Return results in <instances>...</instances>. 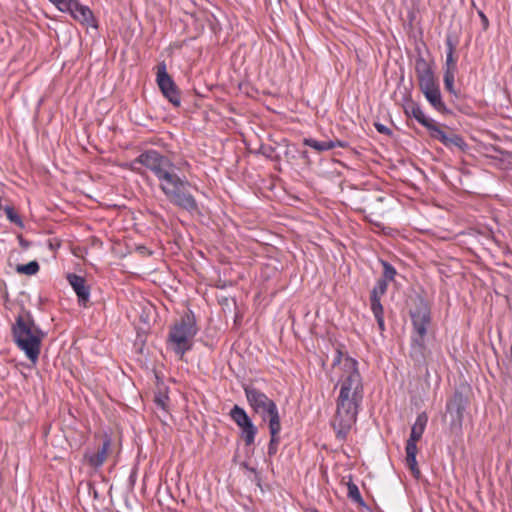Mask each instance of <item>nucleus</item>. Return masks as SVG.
<instances>
[{
  "instance_id": "4",
  "label": "nucleus",
  "mask_w": 512,
  "mask_h": 512,
  "mask_svg": "<svg viewBox=\"0 0 512 512\" xmlns=\"http://www.w3.org/2000/svg\"><path fill=\"white\" fill-rule=\"evenodd\" d=\"M415 73L419 88L430 105L439 113H450L442 99L439 83L435 77L432 64L422 55H419L415 60Z\"/></svg>"
},
{
  "instance_id": "1",
  "label": "nucleus",
  "mask_w": 512,
  "mask_h": 512,
  "mask_svg": "<svg viewBox=\"0 0 512 512\" xmlns=\"http://www.w3.org/2000/svg\"><path fill=\"white\" fill-rule=\"evenodd\" d=\"M337 386H339L340 391L336 400V412L332 426L337 438L344 440L356 423L359 406L364 394L358 362L353 357L346 356L344 358V366Z\"/></svg>"
},
{
  "instance_id": "23",
  "label": "nucleus",
  "mask_w": 512,
  "mask_h": 512,
  "mask_svg": "<svg viewBox=\"0 0 512 512\" xmlns=\"http://www.w3.org/2000/svg\"><path fill=\"white\" fill-rule=\"evenodd\" d=\"M303 144L311 147L318 152H324L333 149L332 140L329 141H318L313 138H304Z\"/></svg>"
},
{
  "instance_id": "13",
  "label": "nucleus",
  "mask_w": 512,
  "mask_h": 512,
  "mask_svg": "<svg viewBox=\"0 0 512 512\" xmlns=\"http://www.w3.org/2000/svg\"><path fill=\"white\" fill-rule=\"evenodd\" d=\"M111 444V438L105 436L102 444L96 449H86L83 455L84 463L95 470L99 469L107 459Z\"/></svg>"
},
{
  "instance_id": "19",
  "label": "nucleus",
  "mask_w": 512,
  "mask_h": 512,
  "mask_svg": "<svg viewBox=\"0 0 512 512\" xmlns=\"http://www.w3.org/2000/svg\"><path fill=\"white\" fill-rule=\"evenodd\" d=\"M175 169L176 167L174 163L166 156H163L162 159L157 162V164H155L150 171L156 176L160 184L162 180L168 177Z\"/></svg>"
},
{
  "instance_id": "20",
  "label": "nucleus",
  "mask_w": 512,
  "mask_h": 512,
  "mask_svg": "<svg viewBox=\"0 0 512 512\" xmlns=\"http://www.w3.org/2000/svg\"><path fill=\"white\" fill-rule=\"evenodd\" d=\"M446 62L444 71H452L457 72V63L454 59V53L456 50L457 41L452 38V36L447 35L446 40Z\"/></svg>"
},
{
  "instance_id": "34",
  "label": "nucleus",
  "mask_w": 512,
  "mask_h": 512,
  "mask_svg": "<svg viewBox=\"0 0 512 512\" xmlns=\"http://www.w3.org/2000/svg\"><path fill=\"white\" fill-rule=\"evenodd\" d=\"M20 243H21V245H23V246H25V247H27V246H28V244H27L26 242H24L22 239H21Z\"/></svg>"
},
{
  "instance_id": "6",
  "label": "nucleus",
  "mask_w": 512,
  "mask_h": 512,
  "mask_svg": "<svg viewBox=\"0 0 512 512\" xmlns=\"http://www.w3.org/2000/svg\"><path fill=\"white\" fill-rule=\"evenodd\" d=\"M198 333L195 315L191 310L185 312L179 321L169 330L167 343L174 353L182 357L193 347V339Z\"/></svg>"
},
{
  "instance_id": "25",
  "label": "nucleus",
  "mask_w": 512,
  "mask_h": 512,
  "mask_svg": "<svg viewBox=\"0 0 512 512\" xmlns=\"http://www.w3.org/2000/svg\"><path fill=\"white\" fill-rule=\"evenodd\" d=\"M4 212L6 214V217L7 219L11 222V223H14L15 225H17L19 228H23L24 227V223L21 219V217L19 216V214L15 211L14 207L13 206H4Z\"/></svg>"
},
{
  "instance_id": "30",
  "label": "nucleus",
  "mask_w": 512,
  "mask_h": 512,
  "mask_svg": "<svg viewBox=\"0 0 512 512\" xmlns=\"http://www.w3.org/2000/svg\"><path fill=\"white\" fill-rule=\"evenodd\" d=\"M259 152L267 158H271L275 149L272 146H261Z\"/></svg>"
},
{
  "instance_id": "24",
  "label": "nucleus",
  "mask_w": 512,
  "mask_h": 512,
  "mask_svg": "<svg viewBox=\"0 0 512 512\" xmlns=\"http://www.w3.org/2000/svg\"><path fill=\"white\" fill-rule=\"evenodd\" d=\"M39 268H40V266H39L38 262L33 260L27 264L17 265L16 271L19 274L34 275L39 271Z\"/></svg>"
},
{
  "instance_id": "32",
  "label": "nucleus",
  "mask_w": 512,
  "mask_h": 512,
  "mask_svg": "<svg viewBox=\"0 0 512 512\" xmlns=\"http://www.w3.org/2000/svg\"><path fill=\"white\" fill-rule=\"evenodd\" d=\"M478 15H479V17L481 19V23H482L483 29L487 30L488 27H489V20H488L487 16L484 14L483 11H478Z\"/></svg>"
},
{
  "instance_id": "26",
  "label": "nucleus",
  "mask_w": 512,
  "mask_h": 512,
  "mask_svg": "<svg viewBox=\"0 0 512 512\" xmlns=\"http://www.w3.org/2000/svg\"><path fill=\"white\" fill-rule=\"evenodd\" d=\"M455 75H456V72L444 71L443 82H444V87H445L446 91H448L452 95L457 96V92L454 88Z\"/></svg>"
},
{
  "instance_id": "31",
  "label": "nucleus",
  "mask_w": 512,
  "mask_h": 512,
  "mask_svg": "<svg viewBox=\"0 0 512 512\" xmlns=\"http://www.w3.org/2000/svg\"><path fill=\"white\" fill-rule=\"evenodd\" d=\"M375 128L381 134H385V135H391L392 134L391 129H389L387 126H385V125H383L381 123H375Z\"/></svg>"
},
{
  "instance_id": "35",
  "label": "nucleus",
  "mask_w": 512,
  "mask_h": 512,
  "mask_svg": "<svg viewBox=\"0 0 512 512\" xmlns=\"http://www.w3.org/2000/svg\"><path fill=\"white\" fill-rule=\"evenodd\" d=\"M309 512H320L317 509H311Z\"/></svg>"
},
{
  "instance_id": "17",
  "label": "nucleus",
  "mask_w": 512,
  "mask_h": 512,
  "mask_svg": "<svg viewBox=\"0 0 512 512\" xmlns=\"http://www.w3.org/2000/svg\"><path fill=\"white\" fill-rule=\"evenodd\" d=\"M404 112L408 117L414 118L418 123L424 126L428 130L429 134L433 130V127L437 125L433 119L428 118L425 115L421 106L414 101H409L404 106Z\"/></svg>"
},
{
  "instance_id": "5",
  "label": "nucleus",
  "mask_w": 512,
  "mask_h": 512,
  "mask_svg": "<svg viewBox=\"0 0 512 512\" xmlns=\"http://www.w3.org/2000/svg\"><path fill=\"white\" fill-rule=\"evenodd\" d=\"M167 200L180 209L188 212L198 211V204L189 192L191 183L186 176H179L175 170L159 184Z\"/></svg>"
},
{
  "instance_id": "36",
  "label": "nucleus",
  "mask_w": 512,
  "mask_h": 512,
  "mask_svg": "<svg viewBox=\"0 0 512 512\" xmlns=\"http://www.w3.org/2000/svg\"><path fill=\"white\" fill-rule=\"evenodd\" d=\"M377 200L378 201H383V197H378Z\"/></svg>"
},
{
  "instance_id": "18",
  "label": "nucleus",
  "mask_w": 512,
  "mask_h": 512,
  "mask_svg": "<svg viewBox=\"0 0 512 512\" xmlns=\"http://www.w3.org/2000/svg\"><path fill=\"white\" fill-rule=\"evenodd\" d=\"M160 152L154 149L146 150L142 152L137 158H135L132 162V168L136 170L135 165L140 164L146 167L147 169L151 170V168L159 162L162 157Z\"/></svg>"
},
{
  "instance_id": "27",
  "label": "nucleus",
  "mask_w": 512,
  "mask_h": 512,
  "mask_svg": "<svg viewBox=\"0 0 512 512\" xmlns=\"http://www.w3.org/2000/svg\"><path fill=\"white\" fill-rule=\"evenodd\" d=\"M56 6V8L64 13H69L76 0H48Z\"/></svg>"
},
{
  "instance_id": "29",
  "label": "nucleus",
  "mask_w": 512,
  "mask_h": 512,
  "mask_svg": "<svg viewBox=\"0 0 512 512\" xmlns=\"http://www.w3.org/2000/svg\"><path fill=\"white\" fill-rule=\"evenodd\" d=\"M168 400V396L159 394L155 397V403L158 407L165 409L166 408V402Z\"/></svg>"
},
{
  "instance_id": "2",
  "label": "nucleus",
  "mask_w": 512,
  "mask_h": 512,
  "mask_svg": "<svg viewBox=\"0 0 512 512\" xmlns=\"http://www.w3.org/2000/svg\"><path fill=\"white\" fill-rule=\"evenodd\" d=\"M408 307L412 324L409 357L416 367H427L432 355L426 343L428 329L432 322L431 307L428 301L418 294L410 297Z\"/></svg>"
},
{
  "instance_id": "8",
  "label": "nucleus",
  "mask_w": 512,
  "mask_h": 512,
  "mask_svg": "<svg viewBox=\"0 0 512 512\" xmlns=\"http://www.w3.org/2000/svg\"><path fill=\"white\" fill-rule=\"evenodd\" d=\"M243 390L247 402L254 413L259 414L268 423L280 421L278 407L274 400L252 384L244 385Z\"/></svg>"
},
{
  "instance_id": "12",
  "label": "nucleus",
  "mask_w": 512,
  "mask_h": 512,
  "mask_svg": "<svg viewBox=\"0 0 512 512\" xmlns=\"http://www.w3.org/2000/svg\"><path fill=\"white\" fill-rule=\"evenodd\" d=\"M468 405V398L460 391H455L446 403V411L451 417L450 426L452 429L461 430L464 412Z\"/></svg>"
},
{
  "instance_id": "7",
  "label": "nucleus",
  "mask_w": 512,
  "mask_h": 512,
  "mask_svg": "<svg viewBox=\"0 0 512 512\" xmlns=\"http://www.w3.org/2000/svg\"><path fill=\"white\" fill-rule=\"evenodd\" d=\"M379 263L383 268L382 276L376 281L370 293V307L376 319L380 332L385 331L384 309L381 303L382 296L385 295L388 289V283L393 282L397 275V270L389 262L384 259H379Z\"/></svg>"
},
{
  "instance_id": "21",
  "label": "nucleus",
  "mask_w": 512,
  "mask_h": 512,
  "mask_svg": "<svg viewBox=\"0 0 512 512\" xmlns=\"http://www.w3.org/2000/svg\"><path fill=\"white\" fill-rule=\"evenodd\" d=\"M269 433H270V441L268 444V455L274 456L278 451V445L280 443L279 433L281 431V421L268 423Z\"/></svg>"
},
{
  "instance_id": "22",
  "label": "nucleus",
  "mask_w": 512,
  "mask_h": 512,
  "mask_svg": "<svg viewBox=\"0 0 512 512\" xmlns=\"http://www.w3.org/2000/svg\"><path fill=\"white\" fill-rule=\"evenodd\" d=\"M347 496L348 498L358 504L360 507H365L366 504L361 496L358 486L352 481V476H349L347 483Z\"/></svg>"
},
{
  "instance_id": "10",
  "label": "nucleus",
  "mask_w": 512,
  "mask_h": 512,
  "mask_svg": "<svg viewBox=\"0 0 512 512\" xmlns=\"http://www.w3.org/2000/svg\"><path fill=\"white\" fill-rule=\"evenodd\" d=\"M156 82L163 96L174 107H179L181 105V92L168 74L165 62H161L157 66Z\"/></svg>"
},
{
  "instance_id": "11",
  "label": "nucleus",
  "mask_w": 512,
  "mask_h": 512,
  "mask_svg": "<svg viewBox=\"0 0 512 512\" xmlns=\"http://www.w3.org/2000/svg\"><path fill=\"white\" fill-rule=\"evenodd\" d=\"M231 419L241 429V437L246 446L254 444L257 434V427L253 424L247 412L240 406L234 405L229 412Z\"/></svg>"
},
{
  "instance_id": "15",
  "label": "nucleus",
  "mask_w": 512,
  "mask_h": 512,
  "mask_svg": "<svg viewBox=\"0 0 512 512\" xmlns=\"http://www.w3.org/2000/svg\"><path fill=\"white\" fill-rule=\"evenodd\" d=\"M69 14L82 25L95 29L98 28V23L92 10L88 6L81 4L79 0L75 1V5H73Z\"/></svg>"
},
{
  "instance_id": "33",
  "label": "nucleus",
  "mask_w": 512,
  "mask_h": 512,
  "mask_svg": "<svg viewBox=\"0 0 512 512\" xmlns=\"http://www.w3.org/2000/svg\"><path fill=\"white\" fill-rule=\"evenodd\" d=\"M332 144H333V149L335 147L347 148L349 146V143L347 141H341V140L332 141Z\"/></svg>"
},
{
  "instance_id": "3",
  "label": "nucleus",
  "mask_w": 512,
  "mask_h": 512,
  "mask_svg": "<svg viewBox=\"0 0 512 512\" xmlns=\"http://www.w3.org/2000/svg\"><path fill=\"white\" fill-rule=\"evenodd\" d=\"M13 340L26 357L32 362L38 361L41 343L45 333L35 324L31 314H19L12 326Z\"/></svg>"
},
{
  "instance_id": "16",
  "label": "nucleus",
  "mask_w": 512,
  "mask_h": 512,
  "mask_svg": "<svg viewBox=\"0 0 512 512\" xmlns=\"http://www.w3.org/2000/svg\"><path fill=\"white\" fill-rule=\"evenodd\" d=\"M67 280L78 297L79 305L86 307L90 299V287L86 285L85 278L71 273L68 274Z\"/></svg>"
},
{
  "instance_id": "14",
  "label": "nucleus",
  "mask_w": 512,
  "mask_h": 512,
  "mask_svg": "<svg viewBox=\"0 0 512 512\" xmlns=\"http://www.w3.org/2000/svg\"><path fill=\"white\" fill-rule=\"evenodd\" d=\"M429 135L431 138L440 141L445 147L449 149L456 147L463 152L468 150V144L465 142L462 136L455 133L448 135L438 124L433 127V130Z\"/></svg>"
},
{
  "instance_id": "28",
  "label": "nucleus",
  "mask_w": 512,
  "mask_h": 512,
  "mask_svg": "<svg viewBox=\"0 0 512 512\" xmlns=\"http://www.w3.org/2000/svg\"><path fill=\"white\" fill-rule=\"evenodd\" d=\"M346 356H349L348 354H344L342 351V345H338V347L335 350V355L332 361V366H341V368L344 366V358Z\"/></svg>"
},
{
  "instance_id": "9",
  "label": "nucleus",
  "mask_w": 512,
  "mask_h": 512,
  "mask_svg": "<svg viewBox=\"0 0 512 512\" xmlns=\"http://www.w3.org/2000/svg\"><path fill=\"white\" fill-rule=\"evenodd\" d=\"M428 422V417L425 412H422L417 415L415 423L411 428L410 437L406 442V462L411 471L419 475L420 471L417 467L416 455H417V442L421 439L426 425Z\"/></svg>"
}]
</instances>
